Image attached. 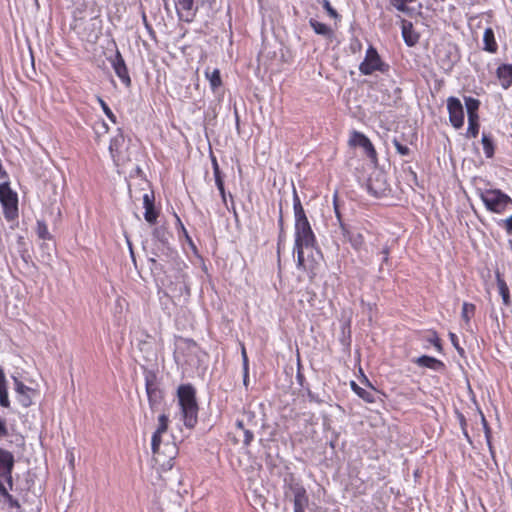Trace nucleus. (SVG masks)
Masks as SVG:
<instances>
[{
    "label": "nucleus",
    "instance_id": "nucleus-30",
    "mask_svg": "<svg viewBox=\"0 0 512 512\" xmlns=\"http://www.w3.org/2000/svg\"><path fill=\"white\" fill-rule=\"evenodd\" d=\"M481 142L486 157L491 158L494 155V146L491 137L483 133Z\"/></svg>",
    "mask_w": 512,
    "mask_h": 512
},
{
    "label": "nucleus",
    "instance_id": "nucleus-55",
    "mask_svg": "<svg viewBox=\"0 0 512 512\" xmlns=\"http://www.w3.org/2000/svg\"><path fill=\"white\" fill-rule=\"evenodd\" d=\"M248 371H244V384L247 385Z\"/></svg>",
    "mask_w": 512,
    "mask_h": 512
},
{
    "label": "nucleus",
    "instance_id": "nucleus-57",
    "mask_svg": "<svg viewBox=\"0 0 512 512\" xmlns=\"http://www.w3.org/2000/svg\"><path fill=\"white\" fill-rule=\"evenodd\" d=\"M282 223H283L282 216H280L279 224L282 225Z\"/></svg>",
    "mask_w": 512,
    "mask_h": 512
},
{
    "label": "nucleus",
    "instance_id": "nucleus-56",
    "mask_svg": "<svg viewBox=\"0 0 512 512\" xmlns=\"http://www.w3.org/2000/svg\"><path fill=\"white\" fill-rule=\"evenodd\" d=\"M294 512H305V508L294 509Z\"/></svg>",
    "mask_w": 512,
    "mask_h": 512
},
{
    "label": "nucleus",
    "instance_id": "nucleus-39",
    "mask_svg": "<svg viewBox=\"0 0 512 512\" xmlns=\"http://www.w3.org/2000/svg\"><path fill=\"white\" fill-rule=\"evenodd\" d=\"M38 234H39V237L42 239L47 238L48 230H47V227L45 224L38 223Z\"/></svg>",
    "mask_w": 512,
    "mask_h": 512
},
{
    "label": "nucleus",
    "instance_id": "nucleus-53",
    "mask_svg": "<svg viewBox=\"0 0 512 512\" xmlns=\"http://www.w3.org/2000/svg\"><path fill=\"white\" fill-rule=\"evenodd\" d=\"M149 261H150V262L152 263V265H153V266L151 267V269H156V268H157V261H156V259H155L154 257H151V258H149Z\"/></svg>",
    "mask_w": 512,
    "mask_h": 512
},
{
    "label": "nucleus",
    "instance_id": "nucleus-6",
    "mask_svg": "<svg viewBox=\"0 0 512 512\" xmlns=\"http://www.w3.org/2000/svg\"><path fill=\"white\" fill-rule=\"evenodd\" d=\"M145 389L148 397L149 406L152 411L160 408L163 401V391L159 387L157 376L152 371H145Z\"/></svg>",
    "mask_w": 512,
    "mask_h": 512
},
{
    "label": "nucleus",
    "instance_id": "nucleus-45",
    "mask_svg": "<svg viewBox=\"0 0 512 512\" xmlns=\"http://www.w3.org/2000/svg\"><path fill=\"white\" fill-rule=\"evenodd\" d=\"M215 184H216L218 190H222V188H224V182L222 180L221 175H216Z\"/></svg>",
    "mask_w": 512,
    "mask_h": 512
},
{
    "label": "nucleus",
    "instance_id": "nucleus-36",
    "mask_svg": "<svg viewBox=\"0 0 512 512\" xmlns=\"http://www.w3.org/2000/svg\"><path fill=\"white\" fill-rule=\"evenodd\" d=\"M100 105H101V108L103 110V112L106 114V116L113 122L116 121L115 119V115L113 114L112 110L108 107L107 103L102 100L101 98L98 99Z\"/></svg>",
    "mask_w": 512,
    "mask_h": 512
},
{
    "label": "nucleus",
    "instance_id": "nucleus-47",
    "mask_svg": "<svg viewBox=\"0 0 512 512\" xmlns=\"http://www.w3.org/2000/svg\"><path fill=\"white\" fill-rule=\"evenodd\" d=\"M214 178L216 175H220V169L215 158L212 159Z\"/></svg>",
    "mask_w": 512,
    "mask_h": 512
},
{
    "label": "nucleus",
    "instance_id": "nucleus-44",
    "mask_svg": "<svg viewBox=\"0 0 512 512\" xmlns=\"http://www.w3.org/2000/svg\"><path fill=\"white\" fill-rule=\"evenodd\" d=\"M504 224L507 233L512 235V215L504 220Z\"/></svg>",
    "mask_w": 512,
    "mask_h": 512
},
{
    "label": "nucleus",
    "instance_id": "nucleus-38",
    "mask_svg": "<svg viewBox=\"0 0 512 512\" xmlns=\"http://www.w3.org/2000/svg\"><path fill=\"white\" fill-rule=\"evenodd\" d=\"M322 6L332 18L338 17L337 11L331 6V4L328 0H323Z\"/></svg>",
    "mask_w": 512,
    "mask_h": 512
},
{
    "label": "nucleus",
    "instance_id": "nucleus-46",
    "mask_svg": "<svg viewBox=\"0 0 512 512\" xmlns=\"http://www.w3.org/2000/svg\"><path fill=\"white\" fill-rule=\"evenodd\" d=\"M308 398H309V401H311V402H316V403L322 402V400L318 397V395H316L312 392H308Z\"/></svg>",
    "mask_w": 512,
    "mask_h": 512
},
{
    "label": "nucleus",
    "instance_id": "nucleus-1",
    "mask_svg": "<svg viewBox=\"0 0 512 512\" xmlns=\"http://www.w3.org/2000/svg\"><path fill=\"white\" fill-rule=\"evenodd\" d=\"M293 208L295 214L294 250L297 252V267L305 268L304 249L313 248L316 244V237L296 191H294Z\"/></svg>",
    "mask_w": 512,
    "mask_h": 512
},
{
    "label": "nucleus",
    "instance_id": "nucleus-23",
    "mask_svg": "<svg viewBox=\"0 0 512 512\" xmlns=\"http://www.w3.org/2000/svg\"><path fill=\"white\" fill-rule=\"evenodd\" d=\"M0 405L4 408L10 406V400L8 397V388L5 373L0 367Z\"/></svg>",
    "mask_w": 512,
    "mask_h": 512
},
{
    "label": "nucleus",
    "instance_id": "nucleus-41",
    "mask_svg": "<svg viewBox=\"0 0 512 512\" xmlns=\"http://www.w3.org/2000/svg\"><path fill=\"white\" fill-rule=\"evenodd\" d=\"M449 338L452 342V344L454 345V347L459 351V352H463V349L459 347L458 345V338L457 336L454 334V333H449Z\"/></svg>",
    "mask_w": 512,
    "mask_h": 512
},
{
    "label": "nucleus",
    "instance_id": "nucleus-15",
    "mask_svg": "<svg viewBox=\"0 0 512 512\" xmlns=\"http://www.w3.org/2000/svg\"><path fill=\"white\" fill-rule=\"evenodd\" d=\"M175 6L181 20L186 22L192 21L196 11L194 0H176Z\"/></svg>",
    "mask_w": 512,
    "mask_h": 512
},
{
    "label": "nucleus",
    "instance_id": "nucleus-7",
    "mask_svg": "<svg viewBox=\"0 0 512 512\" xmlns=\"http://www.w3.org/2000/svg\"><path fill=\"white\" fill-rule=\"evenodd\" d=\"M386 64L381 60L377 50L369 46L363 62L359 65V71L363 75H371L375 71H385Z\"/></svg>",
    "mask_w": 512,
    "mask_h": 512
},
{
    "label": "nucleus",
    "instance_id": "nucleus-24",
    "mask_svg": "<svg viewBox=\"0 0 512 512\" xmlns=\"http://www.w3.org/2000/svg\"><path fill=\"white\" fill-rule=\"evenodd\" d=\"M153 238L159 243L157 248H166L169 240V233L164 227H157L153 230Z\"/></svg>",
    "mask_w": 512,
    "mask_h": 512
},
{
    "label": "nucleus",
    "instance_id": "nucleus-32",
    "mask_svg": "<svg viewBox=\"0 0 512 512\" xmlns=\"http://www.w3.org/2000/svg\"><path fill=\"white\" fill-rule=\"evenodd\" d=\"M474 313L475 305L472 303L464 302L462 305L461 317L466 322V324H469L470 319Z\"/></svg>",
    "mask_w": 512,
    "mask_h": 512
},
{
    "label": "nucleus",
    "instance_id": "nucleus-26",
    "mask_svg": "<svg viewBox=\"0 0 512 512\" xmlns=\"http://www.w3.org/2000/svg\"><path fill=\"white\" fill-rule=\"evenodd\" d=\"M309 24L316 34L325 36V37L332 36L331 28L329 26H327L325 23L319 22L315 19H310Z\"/></svg>",
    "mask_w": 512,
    "mask_h": 512
},
{
    "label": "nucleus",
    "instance_id": "nucleus-59",
    "mask_svg": "<svg viewBox=\"0 0 512 512\" xmlns=\"http://www.w3.org/2000/svg\"><path fill=\"white\" fill-rule=\"evenodd\" d=\"M129 249L131 250V253L133 254V252H132V246H131L130 244H129Z\"/></svg>",
    "mask_w": 512,
    "mask_h": 512
},
{
    "label": "nucleus",
    "instance_id": "nucleus-8",
    "mask_svg": "<svg viewBox=\"0 0 512 512\" xmlns=\"http://www.w3.org/2000/svg\"><path fill=\"white\" fill-rule=\"evenodd\" d=\"M14 455L0 447V484L7 482L10 489L13 486L12 470L14 467Z\"/></svg>",
    "mask_w": 512,
    "mask_h": 512
},
{
    "label": "nucleus",
    "instance_id": "nucleus-42",
    "mask_svg": "<svg viewBox=\"0 0 512 512\" xmlns=\"http://www.w3.org/2000/svg\"><path fill=\"white\" fill-rule=\"evenodd\" d=\"M241 355H242V360H243L244 371L247 372L248 371V357H247L246 349L244 346L242 347Z\"/></svg>",
    "mask_w": 512,
    "mask_h": 512
},
{
    "label": "nucleus",
    "instance_id": "nucleus-17",
    "mask_svg": "<svg viewBox=\"0 0 512 512\" xmlns=\"http://www.w3.org/2000/svg\"><path fill=\"white\" fill-rule=\"evenodd\" d=\"M143 205L145 208V213H144L145 220L150 224H154L156 222V219L158 216V214L154 208V195L145 193L143 195Z\"/></svg>",
    "mask_w": 512,
    "mask_h": 512
},
{
    "label": "nucleus",
    "instance_id": "nucleus-10",
    "mask_svg": "<svg viewBox=\"0 0 512 512\" xmlns=\"http://www.w3.org/2000/svg\"><path fill=\"white\" fill-rule=\"evenodd\" d=\"M447 109L449 112V120L453 127L459 129L464 124V110L462 103L456 97H449L447 99Z\"/></svg>",
    "mask_w": 512,
    "mask_h": 512
},
{
    "label": "nucleus",
    "instance_id": "nucleus-48",
    "mask_svg": "<svg viewBox=\"0 0 512 512\" xmlns=\"http://www.w3.org/2000/svg\"><path fill=\"white\" fill-rule=\"evenodd\" d=\"M381 254L383 255V263H387L389 257V248L387 246L384 247L381 251Z\"/></svg>",
    "mask_w": 512,
    "mask_h": 512
},
{
    "label": "nucleus",
    "instance_id": "nucleus-37",
    "mask_svg": "<svg viewBox=\"0 0 512 512\" xmlns=\"http://www.w3.org/2000/svg\"><path fill=\"white\" fill-rule=\"evenodd\" d=\"M241 432L243 434V444L249 446L254 439L253 432L249 429H243Z\"/></svg>",
    "mask_w": 512,
    "mask_h": 512
},
{
    "label": "nucleus",
    "instance_id": "nucleus-34",
    "mask_svg": "<svg viewBox=\"0 0 512 512\" xmlns=\"http://www.w3.org/2000/svg\"><path fill=\"white\" fill-rule=\"evenodd\" d=\"M351 388L359 397H361L365 401H368V402L372 401L371 394L368 391H366L365 389L359 387L354 381L351 382Z\"/></svg>",
    "mask_w": 512,
    "mask_h": 512
},
{
    "label": "nucleus",
    "instance_id": "nucleus-58",
    "mask_svg": "<svg viewBox=\"0 0 512 512\" xmlns=\"http://www.w3.org/2000/svg\"><path fill=\"white\" fill-rule=\"evenodd\" d=\"M102 126H103V128H105V129L107 130V125H106V123H104V122H103V123H102Z\"/></svg>",
    "mask_w": 512,
    "mask_h": 512
},
{
    "label": "nucleus",
    "instance_id": "nucleus-5",
    "mask_svg": "<svg viewBox=\"0 0 512 512\" xmlns=\"http://www.w3.org/2000/svg\"><path fill=\"white\" fill-rule=\"evenodd\" d=\"M0 202L5 218L8 221L15 220L18 217V198L7 183L0 184Z\"/></svg>",
    "mask_w": 512,
    "mask_h": 512
},
{
    "label": "nucleus",
    "instance_id": "nucleus-25",
    "mask_svg": "<svg viewBox=\"0 0 512 512\" xmlns=\"http://www.w3.org/2000/svg\"><path fill=\"white\" fill-rule=\"evenodd\" d=\"M497 286L499 290V294L502 297L503 303L508 306L510 304L509 297V288L505 282V280L501 277L500 273H496Z\"/></svg>",
    "mask_w": 512,
    "mask_h": 512
},
{
    "label": "nucleus",
    "instance_id": "nucleus-28",
    "mask_svg": "<svg viewBox=\"0 0 512 512\" xmlns=\"http://www.w3.org/2000/svg\"><path fill=\"white\" fill-rule=\"evenodd\" d=\"M206 78L209 80L211 88L213 90H216L218 87L221 86L222 81L220 77V71L218 69H214L212 72H209L208 70L205 72Z\"/></svg>",
    "mask_w": 512,
    "mask_h": 512
},
{
    "label": "nucleus",
    "instance_id": "nucleus-3",
    "mask_svg": "<svg viewBox=\"0 0 512 512\" xmlns=\"http://www.w3.org/2000/svg\"><path fill=\"white\" fill-rule=\"evenodd\" d=\"M178 404L184 425L192 429L198 421V404L196 391L190 384L180 385L177 389Z\"/></svg>",
    "mask_w": 512,
    "mask_h": 512
},
{
    "label": "nucleus",
    "instance_id": "nucleus-12",
    "mask_svg": "<svg viewBox=\"0 0 512 512\" xmlns=\"http://www.w3.org/2000/svg\"><path fill=\"white\" fill-rule=\"evenodd\" d=\"M340 233L343 236V239L349 242L356 251H360L364 248V236L360 232L346 225L344 222H340Z\"/></svg>",
    "mask_w": 512,
    "mask_h": 512
},
{
    "label": "nucleus",
    "instance_id": "nucleus-51",
    "mask_svg": "<svg viewBox=\"0 0 512 512\" xmlns=\"http://www.w3.org/2000/svg\"><path fill=\"white\" fill-rule=\"evenodd\" d=\"M220 192V195H221V198H222V201L224 203H226V193H225V188H222V190H219Z\"/></svg>",
    "mask_w": 512,
    "mask_h": 512
},
{
    "label": "nucleus",
    "instance_id": "nucleus-14",
    "mask_svg": "<svg viewBox=\"0 0 512 512\" xmlns=\"http://www.w3.org/2000/svg\"><path fill=\"white\" fill-rule=\"evenodd\" d=\"M15 391L17 393L18 402L23 407H29L32 405V397L35 394V390L26 386L17 378H14Z\"/></svg>",
    "mask_w": 512,
    "mask_h": 512
},
{
    "label": "nucleus",
    "instance_id": "nucleus-13",
    "mask_svg": "<svg viewBox=\"0 0 512 512\" xmlns=\"http://www.w3.org/2000/svg\"><path fill=\"white\" fill-rule=\"evenodd\" d=\"M111 65L114 69V72L116 75L120 78V80L125 84L126 86H129L131 83V79L128 73V69L126 67L125 61L120 54V52L117 50L114 57L111 58Z\"/></svg>",
    "mask_w": 512,
    "mask_h": 512
},
{
    "label": "nucleus",
    "instance_id": "nucleus-9",
    "mask_svg": "<svg viewBox=\"0 0 512 512\" xmlns=\"http://www.w3.org/2000/svg\"><path fill=\"white\" fill-rule=\"evenodd\" d=\"M124 144L125 138L123 134L120 131H118V133L111 139L109 145L110 155L113 159V162L117 166L123 164L128 159L123 149Z\"/></svg>",
    "mask_w": 512,
    "mask_h": 512
},
{
    "label": "nucleus",
    "instance_id": "nucleus-20",
    "mask_svg": "<svg viewBox=\"0 0 512 512\" xmlns=\"http://www.w3.org/2000/svg\"><path fill=\"white\" fill-rule=\"evenodd\" d=\"M402 36L408 46H414L419 40L418 34L413 30L412 23L406 20L402 21Z\"/></svg>",
    "mask_w": 512,
    "mask_h": 512
},
{
    "label": "nucleus",
    "instance_id": "nucleus-11",
    "mask_svg": "<svg viewBox=\"0 0 512 512\" xmlns=\"http://www.w3.org/2000/svg\"><path fill=\"white\" fill-rule=\"evenodd\" d=\"M349 142L353 146H359V147L363 148L367 157L373 163L377 162L376 150H375L372 142L369 140V138L367 136H365L363 133L357 132V131L353 132Z\"/></svg>",
    "mask_w": 512,
    "mask_h": 512
},
{
    "label": "nucleus",
    "instance_id": "nucleus-52",
    "mask_svg": "<svg viewBox=\"0 0 512 512\" xmlns=\"http://www.w3.org/2000/svg\"><path fill=\"white\" fill-rule=\"evenodd\" d=\"M220 192V195H221V198H222V201L224 203H226V193H225V188H222V190H219Z\"/></svg>",
    "mask_w": 512,
    "mask_h": 512
},
{
    "label": "nucleus",
    "instance_id": "nucleus-18",
    "mask_svg": "<svg viewBox=\"0 0 512 512\" xmlns=\"http://www.w3.org/2000/svg\"><path fill=\"white\" fill-rule=\"evenodd\" d=\"M367 188L369 192L374 196H378L383 193L386 190V181L384 179V175L380 172H377L375 182L371 175L367 182Z\"/></svg>",
    "mask_w": 512,
    "mask_h": 512
},
{
    "label": "nucleus",
    "instance_id": "nucleus-22",
    "mask_svg": "<svg viewBox=\"0 0 512 512\" xmlns=\"http://www.w3.org/2000/svg\"><path fill=\"white\" fill-rule=\"evenodd\" d=\"M483 50L489 53H496L498 44L495 39L494 31L492 28H486L483 34Z\"/></svg>",
    "mask_w": 512,
    "mask_h": 512
},
{
    "label": "nucleus",
    "instance_id": "nucleus-29",
    "mask_svg": "<svg viewBox=\"0 0 512 512\" xmlns=\"http://www.w3.org/2000/svg\"><path fill=\"white\" fill-rule=\"evenodd\" d=\"M479 104H480L479 100H477L475 98H472V97L465 98V105H466L468 117L478 116L477 110L479 108Z\"/></svg>",
    "mask_w": 512,
    "mask_h": 512
},
{
    "label": "nucleus",
    "instance_id": "nucleus-33",
    "mask_svg": "<svg viewBox=\"0 0 512 512\" xmlns=\"http://www.w3.org/2000/svg\"><path fill=\"white\" fill-rule=\"evenodd\" d=\"M479 132L478 116L468 117L467 136L475 138Z\"/></svg>",
    "mask_w": 512,
    "mask_h": 512
},
{
    "label": "nucleus",
    "instance_id": "nucleus-43",
    "mask_svg": "<svg viewBox=\"0 0 512 512\" xmlns=\"http://www.w3.org/2000/svg\"><path fill=\"white\" fill-rule=\"evenodd\" d=\"M334 211H335V215H336V218H337V221L338 223L340 224V222H343L342 219H341V214H340V211H339V205L336 201V195L334 196Z\"/></svg>",
    "mask_w": 512,
    "mask_h": 512
},
{
    "label": "nucleus",
    "instance_id": "nucleus-54",
    "mask_svg": "<svg viewBox=\"0 0 512 512\" xmlns=\"http://www.w3.org/2000/svg\"><path fill=\"white\" fill-rule=\"evenodd\" d=\"M443 67H444L445 69H447V70L451 69V67H452V62H451V61H449V62H447V63H444V64H443Z\"/></svg>",
    "mask_w": 512,
    "mask_h": 512
},
{
    "label": "nucleus",
    "instance_id": "nucleus-49",
    "mask_svg": "<svg viewBox=\"0 0 512 512\" xmlns=\"http://www.w3.org/2000/svg\"><path fill=\"white\" fill-rule=\"evenodd\" d=\"M431 342L433 343V345L436 347V349L438 351H441V344L437 337H435L433 340H431Z\"/></svg>",
    "mask_w": 512,
    "mask_h": 512
},
{
    "label": "nucleus",
    "instance_id": "nucleus-16",
    "mask_svg": "<svg viewBox=\"0 0 512 512\" xmlns=\"http://www.w3.org/2000/svg\"><path fill=\"white\" fill-rule=\"evenodd\" d=\"M290 490L294 498V509L306 508V506L308 505V496L305 488L299 483H294L290 485Z\"/></svg>",
    "mask_w": 512,
    "mask_h": 512
},
{
    "label": "nucleus",
    "instance_id": "nucleus-2",
    "mask_svg": "<svg viewBox=\"0 0 512 512\" xmlns=\"http://www.w3.org/2000/svg\"><path fill=\"white\" fill-rule=\"evenodd\" d=\"M169 418L165 414L158 417V426L152 435L151 447L153 452V459L156 464L164 469H171L172 461L175 459L178 449L173 442H163L162 436L167 432Z\"/></svg>",
    "mask_w": 512,
    "mask_h": 512
},
{
    "label": "nucleus",
    "instance_id": "nucleus-4",
    "mask_svg": "<svg viewBox=\"0 0 512 512\" xmlns=\"http://www.w3.org/2000/svg\"><path fill=\"white\" fill-rule=\"evenodd\" d=\"M478 195L486 209L492 213L502 214L512 206V198L500 189H479Z\"/></svg>",
    "mask_w": 512,
    "mask_h": 512
},
{
    "label": "nucleus",
    "instance_id": "nucleus-31",
    "mask_svg": "<svg viewBox=\"0 0 512 512\" xmlns=\"http://www.w3.org/2000/svg\"><path fill=\"white\" fill-rule=\"evenodd\" d=\"M0 495L8 503L9 507L20 508L19 502L11 494H9L7 488L4 486L3 483L0 484Z\"/></svg>",
    "mask_w": 512,
    "mask_h": 512
},
{
    "label": "nucleus",
    "instance_id": "nucleus-40",
    "mask_svg": "<svg viewBox=\"0 0 512 512\" xmlns=\"http://www.w3.org/2000/svg\"><path fill=\"white\" fill-rule=\"evenodd\" d=\"M8 434V429L5 419L0 417V438L5 437Z\"/></svg>",
    "mask_w": 512,
    "mask_h": 512
},
{
    "label": "nucleus",
    "instance_id": "nucleus-21",
    "mask_svg": "<svg viewBox=\"0 0 512 512\" xmlns=\"http://www.w3.org/2000/svg\"><path fill=\"white\" fill-rule=\"evenodd\" d=\"M497 77L501 86L508 89L512 84V65L503 64L497 69Z\"/></svg>",
    "mask_w": 512,
    "mask_h": 512
},
{
    "label": "nucleus",
    "instance_id": "nucleus-19",
    "mask_svg": "<svg viewBox=\"0 0 512 512\" xmlns=\"http://www.w3.org/2000/svg\"><path fill=\"white\" fill-rule=\"evenodd\" d=\"M414 362L420 367H426L434 371H440L445 367L442 361L427 355L418 357Z\"/></svg>",
    "mask_w": 512,
    "mask_h": 512
},
{
    "label": "nucleus",
    "instance_id": "nucleus-27",
    "mask_svg": "<svg viewBox=\"0 0 512 512\" xmlns=\"http://www.w3.org/2000/svg\"><path fill=\"white\" fill-rule=\"evenodd\" d=\"M390 5L394 7L397 11L402 12L407 15H411L413 9H411L408 5L410 3L415 2L416 0H388Z\"/></svg>",
    "mask_w": 512,
    "mask_h": 512
},
{
    "label": "nucleus",
    "instance_id": "nucleus-50",
    "mask_svg": "<svg viewBox=\"0 0 512 512\" xmlns=\"http://www.w3.org/2000/svg\"><path fill=\"white\" fill-rule=\"evenodd\" d=\"M236 427H237V429H238V430H240V431H243V429H246V428L244 427V424H243V421H242V420H237V421H236Z\"/></svg>",
    "mask_w": 512,
    "mask_h": 512
},
{
    "label": "nucleus",
    "instance_id": "nucleus-35",
    "mask_svg": "<svg viewBox=\"0 0 512 512\" xmlns=\"http://www.w3.org/2000/svg\"><path fill=\"white\" fill-rule=\"evenodd\" d=\"M392 143L397 151L398 154L401 156H407L410 153V149L407 145L402 144V142L398 138H394L392 140Z\"/></svg>",
    "mask_w": 512,
    "mask_h": 512
}]
</instances>
